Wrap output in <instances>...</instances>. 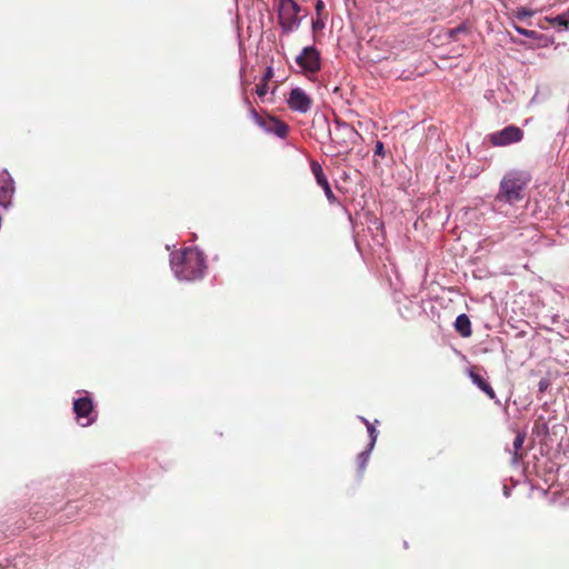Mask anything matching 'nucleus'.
Returning a JSON list of instances; mask_svg holds the SVG:
<instances>
[{
    "instance_id": "obj_1",
    "label": "nucleus",
    "mask_w": 569,
    "mask_h": 569,
    "mask_svg": "<svg viewBox=\"0 0 569 569\" xmlns=\"http://www.w3.org/2000/svg\"><path fill=\"white\" fill-rule=\"evenodd\" d=\"M171 268L180 280H197L206 270L203 254L196 248H186L171 256Z\"/></svg>"
},
{
    "instance_id": "obj_2",
    "label": "nucleus",
    "mask_w": 569,
    "mask_h": 569,
    "mask_svg": "<svg viewBox=\"0 0 569 569\" xmlns=\"http://www.w3.org/2000/svg\"><path fill=\"white\" fill-rule=\"evenodd\" d=\"M531 180V176L525 171H510L500 181L497 199L510 204L525 198V189Z\"/></svg>"
},
{
    "instance_id": "obj_3",
    "label": "nucleus",
    "mask_w": 569,
    "mask_h": 569,
    "mask_svg": "<svg viewBox=\"0 0 569 569\" xmlns=\"http://www.w3.org/2000/svg\"><path fill=\"white\" fill-rule=\"evenodd\" d=\"M358 136V131L351 124L339 118L335 119L333 129L330 130V139L337 153L351 150Z\"/></svg>"
},
{
    "instance_id": "obj_4",
    "label": "nucleus",
    "mask_w": 569,
    "mask_h": 569,
    "mask_svg": "<svg viewBox=\"0 0 569 569\" xmlns=\"http://www.w3.org/2000/svg\"><path fill=\"white\" fill-rule=\"evenodd\" d=\"M301 11V7L295 0H279L278 20L283 33H290L299 27L301 19L308 14V11L305 10L300 17Z\"/></svg>"
},
{
    "instance_id": "obj_5",
    "label": "nucleus",
    "mask_w": 569,
    "mask_h": 569,
    "mask_svg": "<svg viewBox=\"0 0 569 569\" xmlns=\"http://www.w3.org/2000/svg\"><path fill=\"white\" fill-rule=\"evenodd\" d=\"M523 130L515 124H509L501 130L487 136L488 141L493 147H507L520 142L523 139Z\"/></svg>"
},
{
    "instance_id": "obj_6",
    "label": "nucleus",
    "mask_w": 569,
    "mask_h": 569,
    "mask_svg": "<svg viewBox=\"0 0 569 569\" xmlns=\"http://www.w3.org/2000/svg\"><path fill=\"white\" fill-rule=\"evenodd\" d=\"M296 62L307 76L315 74L321 69L320 52L315 47L303 48Z\"/></svg>"
},
{
    "instance_id": "obj_7",
    "label": "nucleus",
    "mask_w": 569,
    "mask_h": 569,
    "mask_svg": "<svg viewBox=\"0 0 569 569\" xmlns=\"http://www.w3.org/2000/svg\"><path fill=\"white\" fill-rule=\"evenodd\" d=\"M73 411L82 427H88L93 423L94 418L91 416L93 412V402L90 397L84 396L76 399L73 401Z\"/></svg>"
},
{
    "instance_id": "obj_8",
    "label": "nucleus",
    "mask_w": 569,
    "mask_h": 569,
    "mask_svg": "<svg viewBox=\"0 0 569 569\" xmlns=\"http://www.w3.org/2000/svg\"><path fill=\"white\" fill-rule=\"evenodd\" d=\"M288 107L292 111L307 113L312 106V99L301 88H293L287 99Z\"/></svg>"
},
{
    "instance_id": "obj_9",
    "label": "nucleus",
    "mask_w": 569,
    "mask_h": 569,
    "mask_svg": "<svg viewBox=\"0 0 569 569\" xmlns=\"http://www.w3.org/2000/svg\"><path fill=\"white\" fill-rule=\"evenodd\" d=\"M14 193V182L8 172L0 173V207L7 209Z\"/></svg>"
},
{
    "instance_id": "obj_10",
    "label": "nucleus",
    "mask_w": 569,
    "mask_h": 569,
    "mask_svg": "<svg viewBox=\"0 0 569 569\" xmlns=\"http://www.w3.org/2000/svg\"><path fill=\"white\" fill-rule=\"evenodd\" d=\"M310 168H311V171L317 180V183L323 189L328 201L330 203H335L337 201V198L331 190V187H330L329 181L323 172L321 164L318 161L312 160L310 162Z\"/></svg>"
},
{
    "instance_id": "obj_11",
    "label": "nucleus",
    "mask_w": 569,
    "mask_h": 569,
    "mask_svg": "<svg viewBox=\"0 0 569 569\" xmlns=\"http://www.w3.org/2000/svg\"><path fill=\"white\" fill-rule=\"evenodd\" d=\"M261 128L266 132L274 133L279 138H286L289 131V127L286 122L272 116L266 118V121L262 123Z\"/></svg>"
},
{
    "instance_id": "obj_12",
    "label": "nucleus",
    "mask_w": 569,
    "mask_h": 569,
    "mask_svg": "<svg viewBox=\"0 0 569 569\" xmlns=\"http://www.w3.org/2000/svg\"><path fill=\"white\" fill-rule=\"evenodd\" d=\"M469 377L471 381L488 396V398H490L491 400L497 399L493 388L490 386L489 382L485 380V378L481 375L471 370Z\"/></svg>"
},
{
    "instance_id": "obj_13",
    "label": "nucleus",
    "mask_w": 569,
    "mask_h": 569,
    "mask_svg": "<svg viewBox=\"0 0 569 569\" xmlns=\"http://www.w3.org/2000/svg\"><path fill=\"white\" fill-rule=\"evenodd\" d=\"M526 440V433L522 431H517L516 438L512 443V449H509V452L512 455V462H519L523 457V443Z\"/></svg>"
},
{
    "instance_id": "obj_14",
    "label": "nucleus",
    "mask_w": 569,
    "mask_h": 569,
    "mask_svg": "<svg viewBox=\"0 0 569 569\" xmlns=\"http://www.w3.org/2000/svg\"><path fill=\"white\" fill-rule=\"evenodd\" d=\"M456 331L463 338H468L472 335L471 321L465 313L459 315L455 321Z\"/></svg>"
},
{
    "instance_id": "obj_15",
    "label": "nucleus",
    "mask_w": 569,
    "mask_h": 569,
    "mask_svg": "<svg viewBox=\"0 0 569 569\" xmlns=\"http://www.w3.org/2000/svg\"><path fill=\"white\" fill-rule=\"evenodd\" d=\"M370 448L369 450H366V451H362L358 455L357 457V462H358V470L360 473H363L366 467H367V463H368V460H369V455H370Z\"/></svg>"
},
{
    "instance_id": "obj_16",
    "label": "nucleus",
    "mask_w": 569,
    "mask_h": 569,
    "mask_svg": "<svg viewBox=\"0 0 569 569\" xmlns=\"http://www.w3.org/2000/svg\"><path fill=\"white\" fill-rule=\"evenodd\" d=\"M552 23L569 29V8L563 13L555 17Z\"/></svg>"
},
{
    "instance_id": "obj_17",
    "label": "nucleus",
    "mask_w": 569,
    "mask_h": 569,
    "mask_svg": "<svg viewBox=\"0 0 569 569\" xmlns=\"http://www.w3.org/2000/svg\"><path fill=\"white\" fill-rule=\"evenodd\" d=\"M467 33H468V28L466 27V24H460V26L452 28L448 31V36L452 40H459L460 34H467Z\"/></svg>"
},
{
    "instance_id": "obj_18",
    "label": "nucleus",
    "mask_w": 569,
    "mask_h": 569,
    "mask_svg": "<svg viewBox=\"0 0 569 569\" xmlns=\"http://www.w3.org/2000/svg\"><path fill=\"white\" fill-rule=\"evenodd\" d=\"M362 422L367 426L369 436H370V449L373 447L376 440H377V430L376 428L365 418H361Z\"/></svg>"
},
{
    "instance_id": "obj_19",
    "label": "nucleus",
    "mask_w": 569,
    "mask_h": 569,
    "mask_svg": "<svg viewBox=\"0 0 569 569\" xmlns=\"http://www.w3.org/2000/svg\"><path fill=\"white\" fill-rule=\"evenodd\" d=\"M267 92H268V83L260 81V83H258L256 87V93L258 94L259 98L262 99L267 94Z\"/></svg>"
},
{
    "instance_id": "obj_20",
    "label": "nucleus",
    "mask_w": 569,
    "mask_h": 569,
    "mask_svg": "<svg viewBox=\"0 0 569 569\" xmlns=\"http://www.w3.org/2000/svg\"><path fill=\"white\" fill-rule=\"evenodd\" d=\"M250 116L251 118L253 119V121L258 124V126H262V123L266 121V118L261 117L257 110L254 108H250Z\"/></svg>"
},
{
    "instance_id": "obj_21",
    "label": "nucleus",
    "mask_w": 569,
    "mask_h": 569,
    "mask_svg": "<svg viewBox=\"0 0 569 569\" xmlns=\"http://www.w3.org/2000/svg\"><path fill=\"white\" fill-rule=\"evenodd\" d=\"M325 28V21L322 17H318L312 20V30L316 32Z\"/></svg>"
},
{
    "instance_id": "obj_22",
    "label": "nucleus",
    "mask_w": 569,
    "mask_h": 569,
    "mask_svg": "<svg viewBox=\"0 0 569 569\" xmlns=\"http://www.w3.org/2000/svg\"><path fill=\"white\" fill-rule=\"evenodd\" d=\"M516 30L518 33L529 37V38H536V36H537V31H535V30H527V29H523L520 27H516Z\"/></svg>"
},
{
    "instance_id": "obj_23",
    "label": "nucleus",
    "mask_w": 569,
    "mask_h": 569,
    "mask_svg": "<svg viewBox=\"0 0 569 569\" xmlns=\"http://www.w3.org/2000/svg\"><path fill=\"white\" fill-rule=\"evenodd\" d=\"M316 12L318 17H322L325 11V2L322 0H317L315 6Z\"/></svg>"
},
{
    "instance_id": "obj_24",
    "label": "nucleus",
    "mask_w": 569,
    "mask_h": 569,
    "mask_svg": "<svg viewBox=\"0 0 569 569\" xmlns=\"http://www.w3.org/2000/svg\"><path fill=\"white\" fill-rule=\"evenodd\" d=\"M532 16V12L531 10L527 9V8H518L517 10V17L518 18H526V17H530Z\"/></svg>"
},
{
    "instance_id": "obj_25",
    "label": "nucleus",
    "mask_w": 569,
    "mask_h": 569,
    "mask_svg": "<svg viewBox=\"0 0 569 569\" xmlns=\"http://www.w3.org/2000/svg\"><path fill=\"white\" fill-rule=\"evenodd\" d=\"M550 386V381L547 378H543L539 381L538 388L540 392H545Z\"/></svg>"
},
{
    "instance_id": "obj_26",
    "label": "nucleus",
    "mask_w": 569,
    "mask_h": 569,
    "mask_svg": "<svg viewBox=\"0 0 569 569\" xmlns=\"http://www.w3.org/2000/svg\"><path fill=\"white\" fill-rule=\"evenodd\" d=\"M375 154L385 156V148H383V143L381 141H377L376 148H375Z\"/></svg>"
},
{
    "instance_id": "obj_27",
    "label": "nucleus",
    "mask_w": 569,
    "mask_h": 569,
    "mask_svg": "<svg viewBox=\"0 0 569 569\" xmlns=\"http://www.w3.org/2000/svg\"><path fill=\"white\" fill-rule=\"evenodd\" d=\"M273 76V71H272V68L268 67L267 70H266V73L263 74L261 81L263 82H269V80L272 78Z\"/></svg>"
}]
</instances>
